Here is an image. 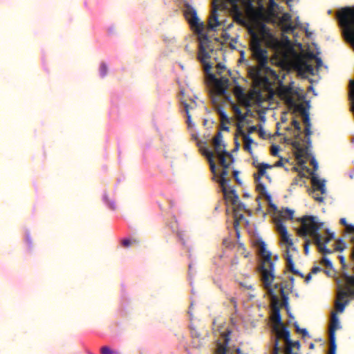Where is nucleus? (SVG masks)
Wrapping results in <instances>:
<instances>
[{"label":"nucleus","instance_id":"nucleus-13","mask_svg":"<svg viewBox=\"0 0 354 354\" xmlns=\"http://www.w3.org/2000/svg\"><path fill=\"white\" fill-rule=\"evenodd\" d=\"M222 133L218 131L216 135L214 137L212 143L214 147V151L217 156L227 153V151L225 149V145L222 144Z\"/></svg>","mask_w":354,"mask_h":354},{"label":"nucleus","instance_id":"nucleus-45","mask_svg":"<svg viewBox=\"0 0 354 354\" xmlns=\"http://www.w3.org/2000/svg\"><path fill=\"white\" fill-rule=\"evenodd\" d=\"M322 263L324 264V266L327 268H332V263L326 257H323L322 260Z\"/></svg>","mask_w":354,"mask_h":354},{"label":"nucleus","instance_id":"nucleus-19","mask_svg":"<svg viewBox=\"0 0 354 354\" xmlns=\"http://www.w3.org/2000/svg\"><path fill=\"white\" fill-rule=\"evenodd\" d=\"M253 165L258 168V174H254L255 182H259L262 176H266V169H270L272 167V165L267 163H259L256 165L255 162H253Z\"/></svg>","mask_w":354,"mask_h":354},{"label":"nucleus","instance_id":"nucleus-51","mask_svg":"<svg viewBox=\"0 0 354 354\" xmlns=\"http://www.w3.org/2000/svg\"><path fill=\"white\" fill-rule=\"evenodd\" d=\"M315 62H316V64H317V68L321 67L322 66V64H323L322 59L320 57H315Z\"/></svg>","mask_w":354,"mask_h":354},{"label":"nucleus","instance_id":"nucleus-53","mask_svg":"<svg viewBox=\"0 0 354 354\" xmlns=\"http://www.w3.org/2000/svg\"><path fill=\"white\" fill-rule=\"evenodd\" d=\"M310 164L313 166V168H314L315 170H316L317 169L318 164H317V161L315 160V158H313L310 160Z\"/></svg>","mask_w":354,"mask_h":354},{"label":"nucleus","instance_id":"nucleus-41","mask_svg":"<svg viewBox=\"0 0 354 354\" xmlns=\"http://www.w3.org/2000/svg\"><path fill=\"white\" fill-rule=\"evenodd\" d=\"M232 109L234 112L236 117L238 116L239 115H241V113H242L240 108L236 104H235L234 103L232 104Z\"/></svg>","mask_w":354,"mask_h":354},{"label":"nucleus","instance_id":"nucleus-6","mask_svg":"<svg viewBox=\"0 0 354 354\" xmlns=\"http://www.w3.org/2000/svg\"><path fill=\"white\" fill-rule=\"evenodd\" d=\"M209 81L213 84L216 93L224 95L229 86V79L226 77L217 78L214 74H209Z\"/></svg>","mask_w":354,"mask_h":354},{"label":"nucleus","instance_id":"nucleus-48","mask_svg":"<svg viewBox=\"0 0 354 354\" xmlns=\"http://www.w3.org/2000/svg\"><path fill=\"white\" fill-rule=\"evenodd\" d=\"M279 343L278 339H275L274 346L273 348V353L272 354H279Z\"/></svg>","mask_w":354,"mask_h":354},{"label":"nucleus","instance_id":"nucleus-40","mask_svg":"<svg viewBox=\"0 0 354 354\" xmlns=\"http://www.w3.org/2000/svg\"><path fill=\"white\" fill-rule=\"evenodd\" d=\"M336 344L335 341H330V349L328 354H335Z\"/></svg>","mask_w":354,"mask_h":354},{"label":"nucleus","instance_id":"nucleus-46","mask_svg":"<svg viewBox=\"0 0 354 354\" xmlns=\"http://www.w3.org/2000/svg\"><path fill=\"white\" fill-rule=\"evenodd\" d=\"M203 64H204V71L206 73L207 77H209V74H212L210 73V69H211L212 66L209 63H206L205 62Z\"/></svg>","mask_w":354,"mask_h":354},{"label":"nucleus","instance_id":"nucleus-34","mask_svg":"<svg viewBox=\"0 0 354 354\" xmlns=\"http://www.w3.org/2000/svg\"><path fill=\"white\" fill-rule=\"evenodd\" d=\"M301 68L306 73H308L310 75L314 74V68L312 65L308 64L307 63L305 62L302 64Z\"/></svg>","mask_w":354,"mask_h":354},{"label":"nucleus","instance_id":"nucleus-60","mask_svg":"<svg viewBox=\"0 0 354 354\" xmlns=\"http://www.w3.org/2000/svg\"><path fill=\"white\" fill-rule=\"evenodd\" d=\"M339 222L342 225H344L345 227L348 225V223L345 218H342Z\"/></svg>","mask_w":354,"mask_h":354},{"label":"nucleus","instance_id":"nucleus-28","mask_svg":"<svg viewBox=\"0 0 354 354\" xmlns=\"http://www.w3.org/2000/svg\"><path fill=\"white\" fill-rule=\"evenodd\" d=\"M234 221V228L236 230L239 227L240 221L244 218V215L240 212L233 211Z\"/></svg>","mask_w":354,"mask_h":354},{"label":"nucleus","instance_id":"nucleus-15","mask_svg":"<svg viewBox=\"0 0 354 354\" xmlns=\"http://www.w3.org/2000/svg\"><path fill=\"white\" fill-rule=\"evenodd\" d=\"M218 8V6L214 3L212 13L208 21V28L210 30H214L215 28L221 25V23L218 21V16L217 13Z\"/></svg>","mask_w":354,"mask_h":354},{"label":"nucleus","instance_id":"nucleus-35","mask_svg":"<svg viewBox=\"0 0 354 354\" xmlns=\"http://www.w3.org/2000/svg\"><path fill=\"white\" fill-rule=\"evenodd\" d=\"M139 240L137 239H133L132 240L126 239L122 240V244L124 247H129L131 243H139Z\"/></svg>","mask_w":354,"mask_h":354},{"label":"nucleus","instance_id":"nucleus-44","mask_svg":"<svg viewBox=\"0 0 354 354\" xmlns=\"http://www.w3.org/2000/svg\"><path fill=\"white\" fill-rule=\"evenodd\" d=\"M279 151V147L277 145H272L271 148V154L274 156H277Z\"/></svg>","mask_w":354,"mask_h":354},{"label":"nucleus","instance_id":"nucleus-52","mask_svg":"<svg viewBox=\"0 0 354 354\" xmlns=\"http://www.w3.org/2000/svg\"><path fill=\"white\" fill-rule=\"evenodd\" d=\"M321 271V268L318 267V266H315V267H313L311 270V273L312 274H317V272H320Z\"/></svg>","mask_w":354,"mask_h":354},{"label":"nucleus","instance_id":"nucleus-62","mask_svg":"<svg viewBox=\"0 0 354 354\" xmlns=\"http://www.w3.org/2000/svg\"><path fill=\"white\" fill-rule=\"evenodd\" d=\"M269 4L272 7L277 6V3H275L274 0H269Z\"/></svg>","mask_w":354,"mask_h":354},{"label":"nucleus","instance_id":"nucleus-25","mask_svg":"<svg viewBox=\"0 0 354 354\" xmlns=\"http://www.w3.org/2000/svg\"><path fill=\"white\" fill-rule=\"evenodd\" d=\"M203 153L206 156V158H207V160L209 162L211 171L212 173L215 174L216 173V165H215L214 159H213L214 158L213 152L210 150L205 149V151H204Z\"/></svg>","mask_w":354,"mask_h":354},{"label":"nucleus","instance_id":"nucleus-47","mask_svg":"<svg viewBox=\"0 0 354 354\" xmlns=\"http://www.w3.org/2000/svg\"><path fill=\"white\" fill-rule=\"evenodd\" d=\"M310 244V241L309 239H306L304 243V252L305 254H308L309 252V245Z\"/></svg>","mask_w":354,"mask_h":354},{"label":"nucleus","instance_id":"nucleus-10","mask_svg":"<svg viewBox=\"0 0 354 354\" xmlns=\"http://www.w3.org/2000/svg\"><path fill=\"white\" fill-rule=\"evenodd\" d=\"M261 283H262L263 288L267 291L268 295L271 297L272 300L273 301H278V297H277V294L275 292V290L277 289H279V292H280V295H281V299H282L283 304L284 306H287L288 305V293L286 292V290H285L286 287L284 286L283 283H276L274 284L273 286H272V283H271V288L274 290V296H275V297H273L272 295H271L268 292V289L264 288L262 282H261Z\"/></svg>","mask_w":354,"mask_h":354},{"label":"nucleus","instance_id":"nucleus-4","mask_svg":"<svg viewBox=\"0 0 354 354\" xmlns=\"http://www.w3.org/2000/svg\"><path fill=\"white\" fill-rule=\"evenodd\" d=\"M340 25L344 29V35L354 48V7L342 8L337 14ZM351 97L353 100V111L354 112V80L350 81Z\"/></svg>","mask_w":354,"mask_h":354},{"label":"nucleus","instance_id":"nucleus-56","mask_svg":"<svg viewBox=\"0 0 354 354\" xmlns=\"http://www.w3.org/2000/svg\"><path fill=\"white\" fill-rule=\"evenodd\" d=\"M311 278H312V273L310 272L307 274V276L305 278L306 283H308L311 280Z\"/></svg>","mask_w":354,"mask_h":354},{"label":"nucleus","instance_id":"nucleus-36","mask_svg":"<svg viewBox=\"0 0 354 354\" xmlns=\"http://www.w3.org/2000/svg\"><path fill=\"white\" fill-rule=\"evenodd\" d=\"M292 125H293L294 128L297 131V135L295 136V138H296V139H298V138H299V137H300V132H301V127H300V124H299V122L297 120H292Z\"/></svg>","mask_w":354,"mask_h":354},{"label":"nucleus","instance_id":"nucleus-17","mask_svg":"<svg viewBox=\"0 0 354 354\" xmlns=\"http://www.w3.org/2000/svg\"><path fill=\"white\" fill-rule=\"evenodd\" d=\"M221 189L224 198L227 202H230L232 205H236L239 200V196L236 194V191L234 189L227 190L226 186L221 187Z\"/></svg>","mask_w":354,"mask_h":354},{"label":"nucleus","instance_id":"nucleus-59","mask_svg":"<svg viewBox=\"0 0 354 354\" xmlns=\"http://www.w3.org/2000/svg\"><path fill=\"white\" fill-rule=\"evenodd\" d=\"M294 326L295 328V330L297 333H299L301 332V330H302L301 328H299L298 324L297 322H295L294 324Z\"/></svg>","mask_w":354,"mask_h":354},{"label":"nucleus","instance_id":"nucleus-2","mask_svg":"<svg viewBox=\"0 0 354 354\" xmlns=\"http://www.w3.org/2000/svg\"><path fill=\"white\" fill-rule=\"evenodd\" d=\"M299 221L301 223V227L298 230L299 235L305 237L310 235L313 239L320 252L324 254H330L332 251L326 247V244L330 241V238H326L325 242L322 243V236L318 232L322 226V223H319L316 220V217L313 216H304Z\"/></svg>","mask_w":354,"mask_h":354},{"label":"nucleus","instance_id":"nucleus-5","mask_svg":"<svg viewBox=\"0 0 354 354\" xmlns=\"http://www.w3.org/2000/svg\"><path fill=\"white\" fill-rule=\"evenodd\" d=\"M306 142L307 145H305L300 140H292L290 144L295 149L294 153L297 161V164L302 167L303 169L306 170L307 172H310V169L305 166L306 160L304 159L308 158L309 154V148L311 145V140L310 136H306Z\"/></svg>","mask_w":354,"mask_h":354},{"label":"nucleus","instance_id":"nucleus-22","mask_svg":"<svg viewBox=\"0 0 354 354\" xmlns=\"http://www.w3.org/2000/svg\"><path fill=\"white\" fill-rule=\"evenodd\" d=\"M261 48V39L258 36V35L254 32H251V40L250 43V50H254L256 49Z\"/></svg>","mask_w":354,"mask_h":354},{"label":"nucleus","instance_id":"nucleus-27","mask_svg":"<svg viewBox=\"0 0 354 354\" xmlns=\"http://www.w3.org/2000/svg\"><path fill=\"white\" fill-rule=\"evenodd\" d=\"M227 169L228 168H223L221 171L220 180L218 181L221 187L227 186V185L228 184V183L230 181V180L227 178V176H228Z\"/></svg>","mask_w":354,"mask_h":354},{"label":"nucleus","instance_id":"nucleus-64","mask_svg":"<svg viewBox=\"0 0 354 354\" xmlns=\"http://www.w3.org/2000/svg\"><path fill=\"white\" fill-rule=\"evenodd\" d=\"M299 176L301 178H304V177H306V174H305L304 172H301V171H299Z\"/></svg>","mask_w":354,"mask_h":354},{"label":"nucleus","instance_id":"nucleus-30","mask_svg":"<svg viewBox=\"0 0 354 354\" xmlns=\"http://www.w3.org/2000/svg\"><path fill=\"white\" fill-rule=\"evenodd\" d=\"M281 216L285 218L292 220L294 216V211L288 208H286L281 212Z\"/></svg>","mask_w":354,"mask_h":354},{"label":"nucleus","instance_id":"nucleus-63","mask_svg":"<svg viewBox=\"0 0 354 354\" xmlns=\"http://www.w3.org/2000/svg\"><path fill=\"white\" fill-rule=\"evenodd\" d=\"M192 344H193L194 346H195V347H198L200 346L199 341H198V342H196V341L195 339L193 340Z\"/></svg>","mask_w":354,"mask_h":354},{"label":"nucleus","instance_id":"nucleus-61","mask_svg":"<svg viewBox=\"0 0 354 354\" xmlns=\"http://www.w3.org/2000/svg\"><path fill=\"white\" fill-rule=\"evenodd\" d=\"M283 165V160L282 159H280L279 161H277L275 165H274V167H281Z\"/></svg>","mask_w":354,"mask_h":354},{"label":"nucleus","instance_id":"nucleus-31","mask_svg":"<svg viewBox=\"0 0 354 354\" xmlns=\"http://www.w3.org/2000/svg\"><path fill=\"white\" fill-rule=\"evenodd\" d=\"M348 304V301L346 300L344 302H340L339 301H336L335 308L337 311L342 313L344 311L346 306Z\"/></svg>","mask_w":354,"mask_h":354},{"label":"nucleus","instance_id":"nucleus-3","mask_svg":"<svg viewBox=\"0 0 354 354\" xmlns=\"http://www.w3.org/2000/svg\"><path fill=\"white\" fill-rule=\"evenodd\" d=\"M259 250L262 257L261 263L258 268L260 279L264 288L268 289V292L274 297V290L271 288V283L276 278L274 263L272 260L271 252L266 250V245L263 242L260 244Z\"/></svg>","mask_w":354,"mask_h":354},{"label":"nucleus","instance_id":"nucleus-20","mask_svg":"<svg viewBox=\"0 0 354 354\" xmlns=\"http://www.w3.org/2000/svg\"><path fill=\"white\" fill-rule=\"evenodd\" d=\"M285 259L286 260V264L288 269L292 272L293 274L299 276L301 278H304V274L300 272L299 270L295 268V264L293 262L292 257L290 254H289V250L288 249L286 252H285Z\"/></svg>","mask_w":354,"mask_h":354},{"label":"nucleus","instance_id":"nucleus-29","mask_svg":"<svg viewBox=\"0 0 354 354\" xmlns=\"http://www.w3.org/2000/svg\"><path fill=\"white\" fill-rule=\"evenodd\" d=\"M226 157L232 158V156L228 152L227 153L218 156L219 162L223 168H228L230 166V164L226 161Z\"/></svg>","mask_w":354,"mask_h":354},{"label":"nucleus","instance_id":"nucleus-18","mask_svg":"<svg viewBox=\"0 0 354 354\" xmlns=\"http://www.w3.org/2000/svg\"><path fill=\"white\" fill-rule=\"evenodd\" d=\"M339 327V323L337 314L335 313H333L329 329L330 341H335V332Z\"/></svg>","mask_w":354,"mask_h":354},{"label":"nucleus","instance_id":"nucleus-1","mask_svg":"<svg viewBox=\"0 0 354 354\" xmlns=\"http://www.w3.org/2000/svg\"><path fill=\"white\" fill-rule=\"evenodd\" d=\"M184 15L191 28L200 35L198 59L202 63H205L206 59L210 58L207 52L210 41L207 35L203 33L205 25L198 17L196 10L188 4L185 5Z\"/></svg>","mask_w":354,"mask_h":354},{"label":"nucleus","instance_id":"nucleus-16","mask_svg":"<svg viewBox=\"0 0 354 354\" xmlns=\"http://www.w3.org/2000/svg\"><path fill=\"white\" fill-rule=\"evenodd\" d=\"M230 331H227V333L222 335L223 343H218L217 348L216 349L214 354H227V345L230 341Z\"/></svg>","mask_w":354,"mask_h":354},{"label":"nucleus","instance_id":"nucleus-57","mask_svg":"<svg viewBox=\"0 0 354 354\" xmlns=\"http://www.w3.org/2000/svg\"><path fill=\"white\" fill-rule=\"evenodd\" d=\"M299 333L302 334L303 337H306V336L308 335V333L307 330L305 328H302V330H301V332Z\"/></svg>","mask_w":354,"mask_h":354},{"label":"nucleus","instance_id":"nucleus-42","mask_svg":"<svg viewBox=\"0 0 354 354\" xmlns=\"http://www.w3.org/2000/svg\"><path fill=\"white\" fill-rule=\"evenodd\" d=\"M247 116H248V113L245 114L241 113V115H239L238 116H236V120H238L237 124H241V123H243L245 120Z\"/></svg>","mask_w":354,"mask_h":354},{"label":"nucleus","instance_id":"nucleus-33","mask_svg":"<svg viewBox=\"0 0 354 354\" xmlns=\"http://www.w3.org/2000/svg\"><path fill=\"white\" fill-rule=\"evenodd\" d=\"M234 205L233 211H237V212L246 211V207H245V205H244V203L239 202V201L236 203V205Z\"/></svg>","mask_w":354,"mask_h":354},{"label":"nucleus","instance_id":"nucleus-55","mask_svg":"<svg viewBox=\"0 0 354 354\" xmlns=\"http://www.w3.org/2000/svg\"><path fill=\"white\" fill-rule=\"evenodd\" d=\"M339 261L343 268L346 266L345 259L343 256L339 257Z\"/></svg>","mask_w":354,"mask_h":354},{"label":"nucleus","instance_id":"nucleus-24","mask_svg":"<svg viewBox=\"0 0 354 354\" xmlns=\"http://www.w3.org/2000/svg\"><path fill=\"white\" fill-rule=\"evenodd\" d=\"M256 183V189L259 192V194L264 196L266 200L268 202L271 201V196L267 192L266 186L259 180Z\"/></svg>","mask_w":354,"mask_h":354},{"label":"nucleus","instance_id":"nucleus-32","mask_svg":"<svg viewBox=\"0 0 354 354\" xmlns=\"http://www.w3.org/2000/svg\"><path fill=\"white\" fill-rule=\"evenodd\" d=\"M234 93L235 95L237 97V98H239V99H240L241 97H244V93H243V88L239 85H237L234 87Z\"/></svg>","mask_w":354,"mask_h":354},{"label":"nucleus","instance_id":"nucleus-12","mask_svg":"<svg viewBox=\"0 0 354 354\" xmlns=\"http://www.w3.org/2000/svg\"><path fill=\"white\" fill-rule=\"evenodd\" d=\"M252 56L261 68H265L268 64V51L264 48H259L252 50Z\"/></svg>","mask_w":354,"mask_h":354},{"label":"nucleus","instance_id":"nucleus-8","mask_svg":"<svg viewBox=\"0 0 354 354\" xmlns=\"http://www.w3.org/2000/svg\"><path fill=\"white\" fill-rule=\"evenodd\" d=\"M281 328L279 329L277 327L274 328V330L277 333V336L278 338L283 339L286 342V348L285 353L286 354H291L292 353V340L290 339V331L288 328L284 326H280Z\"/></svg>","mask_w":354,"mask_h":354},{"label":"nucleus","instance_id":"nucleus-58","mask_svg":"<svg viewBox=\"0 0 354 354\" xmlns=\"http://www.w3.org/2000/svg\"><path fill=\"white\" fill-rule=\"evenodd\" d=\"M295 346H297V348H299L300 346V344H299V341H296V342H292V348Z\"/></svg>","mask_w":354,"mask_h":354},{"label":"nucleus","instance_id":"nucleus-7","mask_svg":"<svg viewBox=\"0 0 354 354\" xmlns=\"http://www.w3.org/2000/svg\"><path fill=\"white\" fill-rule=\"evenodd\" d=\"M276 228L277 232L281 235V239L283 242L287 244L286 250H296L295 248L293 247V241L290 238L286 227L283 225V222L281 220H278L276 221ZM287 250H286V252Z\"/></svg>","mask_w":354,"mask_h":354},{"label":"nucleus","instance_id":"nucleus-50","mask_svg":"<svg viewBox=\"0 0 354 354\" xmlns=\"http://www.w3.org/2000/svg\"><path fill=\"white\" fill-rule=\"evenodd\" d=\"M186 115H187V123L189 126H191V114L188 113L187 106H186Z\"/></svg>","mask_w":354,"mask_h":354},{"label":"nucleus","instance_id":"nucleus-54","mask_svg":"<svg viewBox=\"0 0 354 354\" xmlns=\"http://www.w3.org/2000/svg\"><path fill=\"white\" fill-rule=\"evenodd\" d=\"M216 68L218 69V73L220 74L222 73V70L225 69V66H223L221 64H218L216 66Z\"/></svg>","mask_w":354,"mask_h":354},{"label":"nucleus","instance_id":"nucleus-21","mask_svg":"<svg viewBox=\"0 0 354 354\" xmlns=\"http://www.w3.org/2000/svg\"><path fill=\"white\" fill-rule=\"evenodd\" d=\"M217 112L220 116L222 130L229 131L230 127L227 126V124H230V119L226 114L224 109L218 108Z\"/></svg>","mask_w":354,"mask_h":354},{"label":"nucleus","instance_id":"nucleus-9","mask_svg":"<svg viewBox=\"0 0 354 354\" xmlns=\"http://www.w3.org/2000/svg\"><path fill=\"white\" fill-rule=\"evenodd\" d=\"M311 183L313 188V192L312 193L313 197L319 202H322L324 201V198L322 196H319L315 194L317 191H320L322 194H324L326 192L325 180H319L316 176H313L311 178Z\"/></svg>","mask_w":354,"mask_h":354},{"label":"nucleus","instance_id":"nucleus-49","mask_svg":"<svg viewBox=\"0 0 354 354\" xmlns=\"http://www.w3.org/2000/svg\"><path fill=\"white\" fill-rule=\"evenodd\" d=\"M239 172L238 171H233V176L236 180V182L241 185V180L239 179Z\"/></svg>","mask_w":354,"mask_h":354},{"label":"nucleus","instance_id":"nucleus-38","mask_svg":"<svg viewBox=\"0 0 354 354\" xmlns=\"http://www.w3.org/2000/svg\"><path fill=\"white\" fill-rule=\"evenodd\" d=\"M345 248H346V243L343 241L339 240L336 243L335 250H336V251H343Z\"/></svg>","mask_w":354,"mask_h":354},{"label":"nucleus","instance_id":"nucleus-43","mask_svg":"<svg viewBox=\"0 0 354 354\" xmlns=\"http://www.w3.org/2000/svg\"><path fill=\"white\" fill-rule=\"evenodd\" d=\"M113 351L109 346H103L101 348L102 354H113Z\"/></svg>","mask_w":354,"mask_h":354},{"label":"nucleus","instance_id":"nucleus-11","mask_svg":"<svg viewBox=\"0 0 354 354\" xmlns=\"http://www.w3.org/2000/svg\"><path fill=\"white\" fill-rule=\"evenodd\" d=\"M296 109L303 117V122L305 125L304 133L306 136H310L312 134V131L310 130L311 124L308 113L306 111L303 104L296 106Z\"/></svg>","mask_w":354,"mask_h":354},{"label":"nucleus","instance_id":"nucleus-14","mask_svg":"<svg viewBox=\"0 0 354 354\" xmlns=\"http://www.w3.org/2000/svg\"><path fill=\"white\" fill-rule=\"evenodd\" d=\"M237 131L239 133L242 135L243 140V148L245 151H248L250 154L252 153V149L251 147L252 144L254 142L252 138L244 133L243 131V126L240 124H236Z\"/></svg>","mask_w":354,"mask_h":354},{"label":"nucleus","instance_id":"nucleus-26","mask_svg":"<svg viewBox=\"0 0 354 354\" xmlns=\"http://www.w3.org/2000/svg\"><path fill=\"white\" fill-rule=\"evenodd\" d=\"M272 320L276 325L279 326L283 325V322H281L280 311L278 307L274 308Z\"/></svg>","mask_w":354,"mask_h":354},{"label":"nucleus","instance_id":"nucleus-37","mask_svg":"<svg viewBox=\"0 0 354 354\" xmlns=\"http://www.w3.org/2000/svg\"><path fill=\"white\" fill-rule=\"evenodd\" d=\"M185 111H186V106H187L188 113H190V111L196 109V103L194 101H192L190 104L187 103L186 102H182Z\"/></svg>","mask_w":354,"mask_h":354},{"label":"nucleus","instance_id":"nucleus-39","mask_svg":"<svg viewBox=\"0 0 354 354\" xmlns=\"http://www.w3.org/2000/svg\"><path fill=\"white\" fill-rule=\"evenodd\" d=\"M108 72V67L105 63H102L100 66V73L102 77L106 76Z\"/></svg>","mask_w":354,"mask_h":354},{"label":"nucleus","instance_id":"nucleus-23","mask_svg":"<svg viewBox=\"0 0 354 354\" xmlns=\"http://www.w3.org/2000/svg\"><path fill=\"white\" fill-rule=\"evenodd\" d=\"M292 93V88L290 86H286L281 89V94L287 95L286 97V102L288 105L291 106H296V104L293 100V98L290 96Z\"/></svg>","mask_w":354,"mask_h":354}]
</instances>
